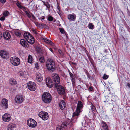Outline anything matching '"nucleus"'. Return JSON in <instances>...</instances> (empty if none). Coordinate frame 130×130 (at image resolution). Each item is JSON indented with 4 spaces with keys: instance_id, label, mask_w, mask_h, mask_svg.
Wrapping results in <instances>:
<instances>
[{
    "instance_id": "17",
    "label": "nucleus",
    "mask_w": 130,
    "mask_h": 130,
    "mask_svg": "<svg viewBox=\"0 0 130 130\" xmlns=\"http://www.w3.org/2000/svg\"><path fill=\"white\" fill-rule=\"evenodd\" d=\"M16 128L15 124L11 123L9 124L7 127V130H14Z\"/></svg>"
},
{
    "instance_id": "3",
    "label": "nucleus",
    "mask_w": 130,
    "mask_h": 130,
    "mask_svg": "<svg viewBox=\"0 0 130 130\" xmlns=\"http://www.w3.org/2000/svg\"><path fill=\"white\" fill-rule=\"evenodd\" d=\"M46 66L47 69L49 71H53L55 68L54 62L51 59H48L47 60Z\"/></svg>"
},
{
    "instance_id": "44",
    "label": "nucleus",
    "mask_w": 130,
    "mask_h": 130,
    "mask_svg": "<svg viewBox=\"0 0 130 130\" xmlns=\"http://www.w3.org/2000/svg\"><path fill=\"white\" fill-rule=\"evenodd\" d=\"M15 35L18 36L20 37L21 36V33L19 32H15Z\"/></svg>"
},
{
    "instance_id": "43",
    "label": "nucleus",
    "mask_w": 130,
    "mask_h": 130,
    "mask_svg": "<svg viewBox=\"0 0 130 130\" xmlns=\"http://www.w3.org/2000/svg\"><path fill=\"white\" fill-rule=\"evenodd\" d=\"M25 13L27 16L29 18H30L31 17V16L30 15L27 11H25Z\"/></svg>"
},
{
    "instance_id": "29",
    "label": "nucleus",
    "mask_w": 130,
    "mask_h": 130,
    "mask_svg": "<svg viewBox=\"0 0 130 130\" xmlns=\"http://www.w3.org/2000/svg\"><path fill=\"white\" fill-rule=\"evenodd\" d=\"M43 40L46 43H48L52 45H54L53 43L51 40L46 38H44Z\"/></svg>"
},
{
    "instance_id": "56",
    "label": "nucleus",
    "mask_w": 130,
    "mask_h": 130,
    "mask_svg": "<svg viewBox=\"0 0 130 130\" xmlns=\"http://www.w3.org/2000/svg\"><path fill=\"white\" fill-rule=\"evenodd\" d=\"M86 85L87 87L88 88H89L88 85Z\"/></svg>"
},
{
    "instance_id": "48",
    "label": "nucleus",
    "mask_w": 130,
    "mask_h": 130,
    "mask_svg": "<svg viewBox=\"0 0 130 130\" xmlns=\"http://www.w3.org/2000/svg\"><path fill=\"white\" fill-rule=\"evenodd\" d=\"M0 2L3 3H5L6 2V0H0Z\"/></svg>"
},
{
    "instance_id": "8",
    "label": "nucleus",
    "mask_w": 130,
    "mask_h": 130,
    "mask_svg": "<svg viewBox=\"0 0 130 130\" xmlns=\"http://www.w3.org/2000/svg\"><path fill=\"white\" fill-rule=\"evenodd\" d=\"M39 117L44 120H46L48 119L49 117L48 114L46 112L41 111L38 114Z\"/></svg>"
},
{
    "instance_id": "1",
    "label": "nucleus",
    "mask_w": 130,
    "mask_h": 130,
    "mask_svg": "<svg viewBox=\"0 0 130 130\" xmlns=\"http://www.w3.org/2000/svg\"><path fill=\"white\" fill-rule=\"evenodd\" d=\"M83 108V105L82 103L80 101H79L77 103L76 112H75L73 114V117L71 120L72 123H74L76 121L77 117L79 115V113L82 112V109Z\"/></svg>"
},
{
    "instance_id": "2",
    "label": "nucleus",
    "mask_w": 130,
    "mask_h": 130,
    "mask_svg": "<svg viewBox=\"0 0 130 130\" xmlns=\"http://www.w3.org/2000/svg\"><path fill=\"white\" fill-rule=\"evenodd\" d=\"M42 100L45 103H49L52 100L51 96L49 93L45 92L42 95Z\"/></svg>"
},
{
    "instance_id": "37",
    "label": "nucleus",
    "mask_w": 130,
    "mask_h": 130,
    "mask_svg": "<svg viewBox=\"0 0 130 130\" xmlns=\"http://www.w3.org/2000/svg\"><path fill=\"white\" fill-rule=\"evenodd\" d=\"M108 75H106L105 74H104L103 75L102 78L104 80H106L108 78Z\"/></svg>"
},
{
    "instance_id": "57",
    "label": "nucleus",
    "mask_w": 130,
    "mask_h": 130,
    "mask_svg": "<svg viewBox=\"0 0 130 130\" xmlns=\"http://www.w3.org/2000/svg\"><path fill=\"white\" fill-rule=\"evenodd\" d=\"M1 27V23H0V27Z\"/></svg>"
},
{
    "instance_id": "10",
    "label": "nucleus",
    "mask_w": 130,
    "mask_h": 130,
    "mask_svg": "<svg viewBox=\"0 0 130 130\" xmlns=\"http://www.w3.org/2000/svg\"><path fill=\"white\" fill-rule=\"evenodd\" d=\"M2 118L3 120L6 122H8L11 119L10 115L8 113H5L3 115Z\"/></svg>"
},
{
    "instance_id": "36",
    "label": "nucleus",
    "mask_w": 130,
    "mask_h": 130,
    "mask_svg": "<svg viewBox=\"0 0 130 130\" xmlns=\"http://www.w3.org/2000/svg\"><path fill=\"white\" fill-rule=\"evenodd\" d=\"M47 20L50 21H52L53 20V18L51 16L48 15Z\"/></svg>"
},
{
    "instance_id": "51",
    "label": "nucleus",
    "mask_w": 130,
    "mask_h": 130,
    "mask_svg": "<svg viewBox=\"0 0 130 130\" xmlns=\"http://www.w3.org/2000/svg\"><path fill=\"white\" fill-rule=\"evenodd\" d=\"M58 51L60 54H61V53H62V52L61 50H58Z\"/></svg>"
},
{
    "instance_id": "22",
    "label": "nucleus",
    "mask_w": 130,
    "mask_h": 130,
    "mask_svg": "<svg viewBox=\"0 0 130 130\" xmlns=\"http://www.w3.org/2000/svg\"><path fill=\"white\" fill-rule=\"evenodd\" d=\"M68 18L69 19L71 20L74 21L75 20L76 18V16L74 13H72L68 15Z\"/></svg>"
},
{
    "instance_id": "32",
    "label": "nucleus",
    "mask_w": 130,
    "mask_h": 130,
    "mask_svg": "<svg viewBox=\"0 0 130 130\" xmlns=\"http://www.w3.org/2000/svg\"><path fill=\"white\" fill-rule=\"evenodd\" d=\"M39 60L42 63H43L44 62L45 60L44 57L43 56H40L39 57Z\"/></svg>"
},
{
    "instance_id": "14",
    "label": "nucleus",
    "mask_w": 130,
    "mask_h": 130,
    "mask_svg": "<svg viewBox=\"0 0 130 130\" xmlns=\"http://www.w3.org/2000/svg\"><path fill=\"white\" fill-rule=\"evenodd\" d=\"M36 77V79L37 81L41 82L43 80V77L41 74L39 72H36L35 75Z\"/></svg>"
},
{
    "instance_id": "42",
    "label": "nucleus",
    "mask_w": 130,
    "mask_h": 130,
    "mask_svg": "<svg viewBox=\"0 0 130 130\" xmlns=\"http://www.w3.org/2000/svg\"><path fill=\"white\" fill-rule=\"evenodd\" d=\"M88 90L89 91H92L93 90V88L92 86H89V88H88Z\"/></svg>"
},
{
    "instance_id": "16",
    "label": "nucleus",
    "mask_w": 130,
    "mask_h": 130,
    "mask_svg": "<svg viewBox=\"0 0 130 130\" xmlns=\"http://www.w3.org/2000/svg\"><path fill=\"white\" fill-rule=\"evenodd\" d=\"M46 84L47 86L50 88L52 87L53 85V84L52 80L49 78H46Z\"/></svg>"
},
{
    "instance_id": "47",
    "label": "nucleus",
    "mask_w": 130,
    "mask_h": 130,
    "mask_svg": "<svg viewBox=\"0 0 130 130\" xmlns=\"http://www.w3.org/2000/svg\"><path fill=\"white\" fill-rule=\"evenodd\" d=\"M41 26H42V27H48V26L46 25L43 23L41 24Z\"/></svg>"
},
{
    "instance_id": "11",
    "label": "nucleus",
    "mask_w": 130,
    "mask_h": 130,
    "mask_svg": "<svg viewBox=\"0 0 130 130\" xmlns=\"http://www.w3.org/2000/svg\"><path fill=\"white\" fill-rule=\"evenodd\" d=\"M68 123L67 122H64L62 123L61 126H57L56 128V130H65L66 129Z\"/></svg>"
},
{
    "instance_id": "6",
    "label": "nucleus",
    "mask_w": 130,
    "mask_h": 130,
    "mask_svg": "<svg viewBox=\"0 0 130 130\" xmlns=\"http://www.w3.org/2000/svg\"><path fill=\"white\" fill-rule=\"evenodd\" d=\"M27 124L30 127L34 128L37 125L36 121L33 119L30 118L27 121Z\"/></svg>"
},
{
    "instance_id": "39",
    "label": "nucleus",
    "mask_w": 130,
    "mask_h": 130,
    "mask_svg": "<svg viewBox=\"0 0 130 130\" xmlns=\"http://www.w3.org/2000/svg\"><path fill=\"white\" fill-rule=\"evenodd\" d=\"M32 32L35 34V35L38 36L39 35V34L37 32L36 30L34 29H32Z\"/></svg>"
},
{
    "instance_id": "5",
    "label": "nucleus",
    "mask_w": 130,
    "mask_h": 130,
    "mask_svg": "<svg viewBox=\"0 0 130 130\" xmlns=\"http://www.w3.org/2000/svg\"><path fill=\"white\" fill-rule=\"evenodd\" d=\"M24 99V96L21 95H19L16 96L14 100L16 103L18 104H21L23 103Z\"/></svg>"
},
{
    "instance_id": "38",
    "label": "nucleus",
    "mask_w": 130,
    "mask_h": 130,
    "mask_svg": "<svg viewBox=\"0 0 130 130\" xmlns=\"http://www.w3.org/2000/svg\"><path fill=\"white\" fill-rule=\"evenodd\" d=\"M90 109L92 110L93 111H95V110H96V108L92 104H91L90 106Z\"/></svg>"
},
{
    "instance_id": "13",
    "label": "nucleus",
    "mask_w": 130,
    "mask_h": 130,
    "mask_svg": "<svg viewBox=\"0 0 130 130\" xmlns=\"http://www.w3.org/2000/svg\"><path fill=\"white\" fill-rule=\"evenodd\" d=\"M65 89L64 87L61 86H58L57 91L58 93L61 95H62L65 92Z\"/></svg>"
},
{
    "instance_id": "4",
    "label": "nucleus",
    "mask_w": 130,
    "mask_h": 130,
    "mask_svg": "<svg viewBox=\"0 0 130 130\" xmlns=\"http://www.w3.org/2000/svg\"><path fill=\"white\" fill-rule=\"evenodd\" d=\"M10 60L11 63L14 66H18L20 63V59L16 56L11 57Z\"/></svg>"
},
{
    "instance_id": "31",
    "label": "nucleus",
    "mask_w": 130,
    "mask_h": 130,
    "mask_svg": "<svg viewBox=\"0 0 130 130\" xmlns=\"http://www.w3.org/2000/svg\"><path fill=\"white\" fill-rule=\"evenodd\" d=\"M88 28L91 29H93L94 28V26L92 23H89L88 25Z\"/></svg>"
},
{
    "instance_id": "18",
    "label": "nucleus",
    "mask_w": 130,
    "mask_h": 130,
    "mask_svg": "<svg viewBox=\"0 0 130 130\" xmlns=\"http://www.w3.org/2000/svg\"><path fill=\"white\" fill-rule=\"evenodd\" d=\"M21 44L23 47H27L28 46V43L24 39H21L20 41Z\"/></svg>"
},
{
    "instance_id": "46",
    "label": "nucleus",
    "mask_w": 130,
    "mask_h": 130,
    "mask_svg": "<svg viewBox=\"0 0 130 130\" xmlns=\"http://www.w3.org/2000/svg\"><path fill=\"white\" fill-rule=\"evenodd\" d=\"M5 17L3 16H2L0 18V20L1 21H4L5 20Z\"/></svg>"
},
{
    "instance_id": "7",
    "label": "nucleus",
    "mask_w": 130,
    "mask_h": 130,
    "mask_svg": "<svg viewBox=\"0 0 130 130\" xmlns=\"http://www.w3.org/2000/svg\"><path fill=\"white\" fill-rule=\"evenodd\" d=\"M28 89L31 91H34L36 88V85L33 82L29 81L27 83Z\"/></svg>"
},
{
    "instance_id": "40",
    "label": "nucleus",
    "mask_w": 130,
    "mask_h": 130,
    "mask_svg": "<svg viewBox=\"0 0 130 130\" xmlns=\"http://www.w3.org/2000/svg\"><path fill=\"white\" fill-rule=\"evenodd\" d=\"M59 30L60 32L61 33L63 34L65 32V31L63 28H59Z\"/></svg>"
},
{
    "instance_id": "30",
    "label": "nucleus",
    "mask_w": 130,
    "mask_h": 130,
    "mask_svg": "<svg viewBox=\"0 0 130 130\" xmlns=\"http://www.w3.org/2000/svg\"><path fill=\"white\" fill-rule=\"evenodd\" d=\"M35 68L37 70L36 72H39L40 69H39V67L38 65V63L37 62H36L35 63Z\"/></svg>"
},
{
    "instance_id": "20",
    "label": "nucleus",
    "mask_w": 130,
    "mask_h": 130,
    "mask_svg": "<svg viewBox=\"0 0 130 130\" xmlns=\"http://www.w3.org/2000/svg\"><path fill=\"white\" fill-rule=\"evenodd\" d=\"M3 37L6 40H9L11 37V36L9 33L7 32H5L3 34Z\"/></svg>"
},
{
    "instance_id": "25",
    "label": "nucleus",
    "mask_w": 130,
    "mask_h": 130,
    "mask_svg": "<svg viewBox=\"0 0 130 130\" xmlns=\"http://www.w3.org/2000/svg\"><path fill=\"white\" fill-rule=\"evenodd\" d=\"M16 4L17 7L19 8L22 9H26V8L25 7L21 5V3L19 2V1L17 2Z\"/></svg>"
},
{
    "instance_id": "35",
    "label": "nucleus",
    "mask_w": 130,
    "mask_h": 130,
    "mask_svg": "<svg viewBox=\"0 0 130 130\" xmlns=\"http://www.w3.org/2000/svg\"><path fill=\"white\" fill-rule=\"evenodd\" d=\"M44 5H45L46 7V10H47L48 9H49V8L50 7V6L48 2H47L46 4H44Z\"/></svg>"
},
{
    "instance_id": "52",
    "label": "nucleus",
    "mask_w": 130,
    "mask_h": 130,
    "mask_svg": "<svg viewBox=\"0 0 130 130\" xmlns=\"http://www.w3.org/2000/svg\"><path fill=\"white\" fill-rule=\"evenodd\" d=\"M32 18L34 19H35V17L34 16V15L33 14H32Z\"/></svg>"
},
{
    "instance_id": "41",
    "label": "nucleus",
    "mask_w": 130,
    "mask_h": 130,
    "mask_svg": "<svg viewBox=\"0 0 130 130\" xmlns=\"http://www.w3.org/2000/svg\"><path fill=\"white\" fill-rule=\"evenodd\" d=\"M35 24L38 27H41V23H38V22H35Z\"/></svg>"
},
{
    "instance_id": "12",
    "label": "nucleus",
    "mask_w": 130,
    "mask_h": 130,
    "mask_svg": "<svg viewBox=\"0 0 130 130\" xmlns=\"http://www.w3.org/2000/svg\"><path fill=\"white\" fill-rule=\"evenodd\" d=\"M8 101L6 99H3L2 100L1 106L4 108L7 109L8 108Z\"/></svg>"
},
{
    "instance_id": "28",
    "label": "nucleus",
    "mask_w": 130,
    "mask_h": 130,
    "mask_svg": "<svg viewBox=\"0 0 130 130\" xmlns=\"http://www.w3.org/2000/svg\"><path fill=\"white\" fill-rule=\"evenodd\" d=\"M31 34L28 32H25L24 33V36L25 38V39L27 40L28 39H29V38L31 36ZM31 38V37H30Z\"/></svg>"
},
{
    "instance_id": "49",
    "label": "nucleus",
    "mask_w": 130,
    "mask_h": 130,
    "mask_svg": "<svg viewBox=\"0 0 130 130\" xmlns=\"http://www.w3.org/2000/svg\"><path fill=\"white\" fill-rule=\"evenodd\" d=\"M2 34L1 32L0 31V39L2 38Z\"/></svg>"
},
{
    "instance_id": "54",
    "label": "nucleus",
    "mask_w": 130,
    "mask_h": 130,
    "mask_svg": "<svg viewBox=\"0 0 130 130\" xmlns=\"http://www.w3.org/2000/svg\"><path fill=\"white\" fill-rule=\"evenodd\" d=\"M49 50L50 51H51L52 52L53 51V50L51 48H50L49 49Z\"/></svg>"
},
{
    "instance_id": "9",
    "label": "nucleus",
    "mask_w": 130,
    "mask_h": 130,
    "mask_svg": "<svg viewBox=\"0 0 130 130\" xmlns=\"http://www.w3.org/2000/svg\"><path fill=\"white\" fill-rule=\"evenodd\" d=\"M52 79L57 84H55V86L57 87L58 84L59 83L60 80L59 77L57 74H54L52 75Z\"/></svg>"
},
{
    "instance_id": "23",
    "label": "nucleus",
    "mask_w": 130,
    "mask_h": 130,
    "mask_svg": "<svg viewBox=\"0 0 130 130\" xmlns=\"http://www.w3.org/2000/svg\"><path fill=\"white\" fill-rule=\"evenodd\" d=\"M101 125L102 128L104 130H108V126L105 122L103 121H102L101 122Z\"/></svg>"
},
{
    "instance_id": "24",
    "label": "nucleus",
    "mask_w": 130,
    "mask_h": 130,
    "mask_svg": "<svg viewBox=\"0 0 130 130\" xmlns=\"http://www.w3.org/2000/svg\"><path fill=\"white\" fill-rule=\"evenodd\" d=\"M30 38H29V39H28L26 40L29 43L31 44H33L35 42L34 39V37L31 35Z\"/></svg>"
},
{
    "instance_id": "27",
    "label": "nucleus",
    "mask_w": 130,
    "mask_h": 130,
    "mask_svg": "<svg viewBox=\"0 0 130 130\" xmlns=\"http://www.w3.org/2000/svg\"><path fill=\"white\" fill-rule=\"evenodd\" d=\"M33 59L32 56L30 55H29L28 58V62L30 64L33 63Z\"/></svg>"
},
{
    "instance_id": "55",
    "label": "nucleus",
    "mask_w": 130,
    "mask_h": 130,
    "mask_svg": "<svg viewBox=\"0 0 130 130\" xmlns=\"http://www.w3.org/2000/svg\"><path fill=\"white\" fill-rule=\"evenodd\" d=\"M104 52L105 53H106L107 52V49H105L104 51Z\"/></svg>"
},
{
    "instance_id": "34",
    "label": "nucleus",
    "mask_w": 130,
    "mask_h": 130,
    "mask_svg": "<svg viewBox=\"0 0 130 130\" xmlns=\"http://www.w3.org/2000/svg\"><path fill=\"white\" fill-rule=\"evenodd\" d=\"M25 74L24 72L23 71H20L19 73V74L22 76H23Z\"/></svg>"
},
{
    "instance_id": "45",
    "label": "nucleus",
    "mask_w": 130,
    "mask_h": 130,
    "mask_svg": "<svg viewBox=\"0 0 130 130\" xmlns=\"http://www.w3.org/2000/svg\"><path fill=\"white\" fill-rule=\"evenodd\" d=\"M45 18V17L44 16H42L41 17H40L39 18V19L41 20V21L43 22Z\"/></svg>"
},
{
    "instance_id": "33",
    "label": "nucleus",
    "mask_w": 130,
    "mask_h": 130,
    "mask_svg": "<svg viewBox=\"0 0 130 130\" xmlns=\"http://www.w3.org/2000/svg\"><path fill=\"white\" fill-rule=\"evenodd\" d=\"M9 12L8 11H6L4 12L3 13V16L6 17L8 15Z\"/></svg>"
},
{
    "instance_id": "26",
    "label": "nucleus",
    "mask_w": 130,
    "mask_h": 130,
    "mask_svg": "<svg viewBox=\"0 0 130 130\" xmlns=\"http://www.w3.org/2000/svg\"><path fill=\"white\" fill-rule=\"evenodd\" d=\"M9 83L11 85H15L17 83L16 80L14 79H10Z\"/></svg>"
},
{
    "instance_id": "21",
    "label": "nucleus",
    "mask_w": 130,
    "mask_h": 130,
    "mask_svg": "<svg viewBox=\"0 0 130 130\" xmlns=\"http://www.w3.org/2000/svg\"><path fill=\"white\" fill-rule=\"evenodd\" d=\"M70 76L71 80L72 83V86L73 87H74L75 85V79L74 76L72 73H70Z\"/></svg>"
},
{
    "instance_id": "19",
    "label": "nucleus",
    "mask_w": 130,
    "mask_h": 130,
    "mask_svg": "<svg viewBox=\"0 0 130 130\" xmlns=\"http://www.w3.org/2000/svg\"><path fill=\"white\" fill-rule=\"evenodd\" d=\"M59 105L60 109L62 110L66 107V103L63 100H62L59 103Z\"/></svg>"
},
{
    "instance_id": "15",
    "label": "nucleus",
    "mask_w": 130,
    "mask_h": 130,
    "mask_svg": "<svg viewBox=\"0 0 130 130\" xmlns=\"http://www.w3.org/2000/svg\"><path fill=\"white\" fill-rule=\"evenodd\" d=\"M0 55L4 59L7 58L8 56V52L6 51L2 50L0 51Z\"/></svg>"
},
{
    "instance_id": "50",
    "label": "nucleus",
    "mask_w": 130,
    "mask_h": 130,
    "mask_svg": "<svg viewBox=\"0 0 130 130\" xmlns=\"http://www.w3.org/2000/svg\"><path fill=\"white\" fill-rule=\"evenodd\" d=\"M127 86L129 88L130 87V84L129 83H127Z\"/></svg>"
},
{
    "instance_id": "53",
    "label": "nucleus",
    "mask_w": 130,
    "mask_h": 130,
    "mask_svg": "<svg viewBox=\"0 0 130 130\" xmlns=\"http://www.w3.org/2000/svg\"><path fill=\"white\" fill-rule=\"evenodd\" d=\"M57 9L59 11L60 10H59V6H58L57 7Z\"/></svg>"
}]
</instances>
